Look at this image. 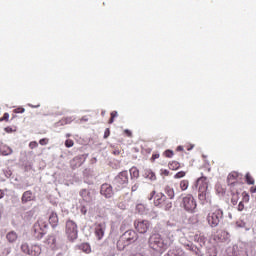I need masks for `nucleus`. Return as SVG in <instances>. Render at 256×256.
I'll list each match as a JSON object with an SVG mask.
<instances>
[{
  "instance_id": "57",
  "label": "nucleus",
  "mask_w": 256,
  "mask_h": 256,
  "mask_svg": "<svg viewBox=\"0 0 256 256\" xmlns=\"http://www.w3.org/2000/svg\"><path fill=\"white\" fill-rule=\"evenodd\" d=\"M169 170L168 169H161L160 174L164 175L165 177H169Z\"/></svg>"
},
{
  "instance_id": "27",
  "label": "nucleus",
  "mask_w": 256,
  "mask_h": 256,
  "mask_svg": "<svg viewBox=\"0 0 256 256\" xmlns=\"http://www.w3.org/2000/svg\"><path fill=\"white\" fill-rule=\"evenodd\" d=\"M80 251H83V253H91V244H89L88 242H83L81 244H78L76 246Z\"/></svg>"
},
{
  "instance_id": "14",
  "label": "nucleus",
  "mask_w": 256,
  "mask_h": 256,
  "mask_svg": "<svg viewBox=\"0 0 256 256\" xmlns=\"http://www.w3.org/2000/svg\"><path fill=\"white\" fill-rule=\"evenodd\" d=\"M48 223L52 229L59 227V215L55 210H52L48 216Z\"/></svg>"
},
{
  "instance_id": "42",
  "label": "nucleus",
  "mask_w": 256,
  "mask_h": 256,
  "mask_svg": "<svg viewBox=\"0 0 256 256\" xmlns=\"http://www.w3.org/2000/svg\"><path fill=\"white\" fill-rule=\"evenodd\" d=\"M249 199H251V196H249L247 191L242 192V201L244 203H249Z\"/></svg>"
},
{
  "instance_id": "9",
  "label": "nucleus",
  "mask_w": 256,
  "mask_h": 256,
  "mask_svg": "<svg viewBox=\"0 0 256 256\" xmlns=\"http://www.w3.org/2000/svg\"><path fill=\"white\" fill-rule=\"evenodd\" d=\"M134 229L140 235H145L151 229V221L145 219H136L133 223Z\"/></svg>"
},
{
  "instance_id": "35",
  "label": "nucleus",
  "mask_w": 256,
  "mask_h": 256,
  "mask_svg": "<svg viewBox=\"0 0 256 256\" xmlns=\"http://www.w3.org/2000/svg\"><path fill=\"white\" fill-rule=\"evenodd\" d=\"M165 193L169 197V199H175V190L170 186L165 187Z\"/></svg>"
},
{
  "instance_id": "44",
  "label": "nucleus",
  "mask_w": 256,
  "mask_h": 256,
  "mask_svg": "<svg viewBox=\"0 0 256 256\" xmlns=\"http://www.w3.org/2000/svg\"><path fill=\"white\" fill-rule=\"evenodd\" d=\"M247 223H245V221L243 220H238L236 222V227H238L239 229H245Z\"/></svg>"
},
{
  "instance_id": "3",
  "label": "nucleus",
  "mask_w": 256,
  "mask_h": 256,
  "mask_svg": "<svg viewBox=\"0 0 256 256\" xmlns=\"http://www.w3.org/2000/svg\"><path fill=\"white\" fill-rule=\"evenodd\" d=\"M148 245L153 251L163 253L169 247V241L159 233H152L148 239Z\"/></svg>"
},
{
  "instance_id": "40",
  "label": "nucleus",
  "mask_w": 256,
  "mask_h": 256,
  "mask_svg": "<svg viewBox=\"0 0 256 256\" xmlns=\"http://www.w3.org/2000/svg\"><path fill=\"white\" fill-rule=\"evenodd\" d=\"M64 145L67 149H71V147L75 145V142L73 141V139L67 138L64 142Z\"/></svg>"
},
{
  "instance_id": "6",
  "label": "nucleus",
  "mask_w": 256,
  "mask_h": 256,
  "mask_svg": "<svg viewBox=\"0 0 256 256\" xmlns=\"http://www.w3.org/2000/svg\"><path fill=\"white\" fill-rule=\"evenodd\" d=\"M65 231L68 241H70V243H75L79 237V229L77 223L72 219L66 220Z\"/></svg>"
},
{
  "instance_id": "41",
  "label": "nucleus",
  "mask_w": 256,
  "mask_h": 256,
  "mask_svg": "<svg viewBox=\"0 0 256 256\" xmlns=\"http://www.w3.org/2000/svg\"><path fill=\"white\" fill-rule=\"evenodd\" d=\"M164 157H167L168 159H171L173 155H175V152L171 149H166L163 153Z\"/></svg>"
},
{
  "instance_id": "59",
  "label": "nucleus",
  "mask_w": 256,
  "mask_h": 256,
  "mask_svg": "<svg viewBox=\"0 0 256 256\" xmlns=\"http://www.w3.org/2000/svg\"><path fill=\"white\" fill-rule=\"evenodd\" d=\"M27 105L28 107H31V109H39V107H41V104L33 105L31 103H28Z\"/></svg>"
},
{
  "instance_id": "36",
  "label": "nucleus",
  "mask_w": 256,
  "mask_h": 256,
  "mask_svg": "<svg viewBox=\"0 0 256 256\" xmlns=\"http://www.w3.org/2000/svg\"><path fill=\"white\" fill-rule=\"evenodd\" d=\"M168 167L172 171H177L178 169H181V164L178 161H172L169 162Z\"/></svg>"
},
{
  "instance_id": "12",
  "label": "nucleus",
  "mask_w": 256,
  "mask_h": 256,
  "mask_svg": "<svg viewBox=\"0 0 256 256\" xmlns=\"http://www.w3.org/2000/svg\"><path fill=\"white\" fill-rule=\"evenodd\" d=\"M35 201H37V196L32 190L24 191L20 198L21 205H29V203H33Z\"/></svg>"
},
{
  "instance_id": "8",
  "label": "nucleus",
  "mask_w": 256,
  "mask_h": 256,
  "mask_svg": "<svg viewBox=\"0 0 256 256\" xmlns=\"http://www.w3.org/2000/svg\"><path fill=\"white\" fill-rule=\"evenodd\" d=\"M207 221L210 227H219V223L223 221V209L216 208L207 216Z\"/></svg>"
},
{
  "instance_id": "7",
  "label": "nucleus",
  "mask_w": 256,
  "mask_h": 256,
  "mask_svg": "<svg viewBox=\"0 0 256 256\" xmlns=\"http://www.w3.org/2000/svg\"><path fill=\"white\" fill-rule=\"evenodd\" d=\"M180 207L186 211V213H195V209H197V200L191 194H187L186 196L180 197Z\"/></svg>"
},
{
  "instance_id": "24",
  "label": "nucleus",
  "mask_w": 256,
  "mask_h": 256,
  "mask_svg": "<svg viewBox=\"0 0 256 256\" xmlns=\"http://www.w3.org/2000/svg\"><path fill=\"white\" fill-rule=\"evenodd\" d=\"M46 243L55 249L57 247V236L55 234H49L46 238Z\"/></svg>"
},
{
  "instance_id": "43",
  "label": "nucleus",
  "mask_w": 256,
  "mask_h": 256,
  "mask_svg": "<svg viewBox=\"0 0 256 256\" xmlns=\"http://www.w3.org/2000/svg\"><path fill=\"white\" fill-rule=\"evenodd\" d=\"M238 201H239V192H237L236 194H233L231 203L232 205H237Z\"/></svg>"
},
{
  "instance_id": "49",
  "label": "nucleus",
  "mask_w": 256,
  "mask_h": 256,
  "mask_svg": "<svg viewBox=\"0 0 256 256\" xmlns=\"http://www.w3.org/2000/svg\"><path fill=\"white\" fill-rule=\"evenodd\" d=\"M159 157H161V155L159 154V152H154V153L152 154V157L150 158V161H151L152 163H154V161H155L156 159H159Z\"/></svg>"
},
{
  "instance_id": "61",
  "label": "nucleus",
  "mask_w": 256,
  "mask_h": 256,
  "mask_svg": "<svg viewBox=\"0 0 256 256\" xmlns=\"http://www.w3.org/2000/svg\"><path fill=\"white\" fill-rule=\"evenodd\" d=\"M134 256H150V255L147 254L146 252H140V253H136Z\"/></svg>"
},
{
  "instance_id": "29",
  "label": "nucleus",
  "mask_w": 256,
  "mask_h": 256,
  "mask_svg": "<svg viewBox=\"0 0 256 256\" xmlns=\"http://www.w3.org/2000/svg\"><path fill=\"white\" fill-rule=\"evenodd\" d=\"M136 211L139 215H147V213H149L147 206L141 203L136 205Z\"/></svg>"
},
{
  "instance_id": "51",
  "label": "nucleus",
  "mask_w": 256,
  "mask_h": 256,
  "mask_svg": "<svg viewBox=\"0 0 256 256\" xmlns=\"http://www.w3.org/2000/svg\"><path fill=\"white\" fill-rule=\"evenodd\" d=\"M48 143H49V139L48 138H41L39 140V145L45 146V145H48Z\"/></svg>"
},
{
  "instance_id": "26",
  "label": "nucleus",
  "mask_w": 256,
  "mask_h": 256,
  "mask_svg": "<svg viewBox=\"0 0 256 256\" xmlns=\"http://www.w3.org/2000/svg\"><path fill=\"white\" fill-rule=\"evenodd\" d=\"M42 253L41 245L34 244L30 247V255L31 256H39Z\"/></svg>"
},
{
  "instance_id": "31",
  "label": "nucleus",
  "mask_w": 256,
  "mask_h": 256,
  "mask_svg": "<svg viewBox=\"0 0 256 256\" xmlns=\"http://www.w3.org/2000/svg\"><path fill=\"white\" fill-rule=\"evenodd\" d=\"M160 209H163V211H171V209H173V202H171V199L166 198V201H164V204H162Z\"/></svg>"
},
{
  "instance_id": "4",
  "label": "nucleus",
  "mask_w": 256,
  "mask_h": 256,
  "mask_svg": "<svg viewBox=\"0 0 256 256\" xmlns=\"http://www.w3.org/2000/svg\"><path fill=\"white\" fill-rule=\"evenodd\" d=\"M49 231V222L44 220L36 221L31 228V235L36 241H41Z\"/></svg>"
},
{
  "instance_id": "47",
  "label": "nucleus",
  "mask_w": 256,
  "mask_h": 256,
  "mask_svg": "<svg viewBox=\"0 0 256 256\" xmlns=\"http://www.w3.org/2000/svg\"><path fill=\"white\" fill-rule=\"evenodd\" d=\"M3 121L8 122L9 121V112H5L2 117H0V123H3Z\"/></svg>"
},
{
  "instance_id": "52",
  "label": "nucleus",
  "mask_w": 256,
  "mask_h": 256,
  "mask_svg": "<svg viewBox=\"0 0 256 256\" xmlns=\"http://www.w3.org/2000/svg\"><path fill=\"white\" fill-rule=\"evenodd\" d=\"M29 147H30L31 149H37V147H39V143H37V141H31V142L29 143Z\"/></svg>"
},
{
  "instance_id": "5",
  "label": "nucleus",
  "mask_w": 256,
  "mask_h": 256,
  "mask_svg": "<svg viewBox=\"0 0 256 256\" xmlns=\"http://www.w3.org/2000/svg\"><path fill=\"white\" fill-rule=\"evenodd\" d=\"M112 185L115 187V191H121L125 189L127 185H129V172L127 170H123L119 172L113 179Z\"/></svg>"
},
{
  "instance_id": "28",
  "label": "nucleus",
  "mask_w": 256,
  "mask_h": 256,
  "mask_svg": "<svg viewBox=\"0 0 256 256\" xmlns=\"http://www.w3.org/2000/svg\"><path fill=\"white\" fill-rule=\"evenodd\" d=\"M194 241H196V243H199L200 247H205V244L207 243V237L196 234L194 236Z\"/></svg>"
},
{
  "instance_id": "17",
  "label": "nucleus",
  "mask_w": 256,
  "mask_h": 256,
  "mask_svg": "<svg viewBox=\"0 0 256 256\" xmlns=\"http://www.w3.org/2000/svg\"><path fill=\"white\" fill-rule=\"evenodd\" d=\"M166 199H167V196L163 192L157 193L154 200V206L158 207V209H161Z\"/></svg>"
},
{
  "instance_id": "16",
  "label": "nucleus",
  "mask_w": 256,
  "mask_h": 256,
  "mask_svg": "<svg viewBox=\"0 0 256 256\" xmlns=\"http://www.w3.org/2000/svg\"><path fill=\"white\" fill-rule=\"evenodd\" d=\"M230 256H249V253L247 252V249L235 244L232 247V252Z\"/></svg>"
},
{
  "instance_id": "54",
  "label": "nucleus",
  "mask_w": 256,
  "mask_h": 256,
  "mask_svg": "<svg viewBox=\"0 0 256 256\" xmlns=\"http://www.w3.org/2000/svg\"><path fill=\"white\" fill-rule=\"evenodd\" d=\"M25 112V108L23 106H19L14 110V113H20L23 114Z\"/></svg>"
},
{
  "instance_id": "50",
  "label": "nucleus",
  "mask_w": 256,
  "mask_h": 256,
  "mask_svg": "<svg viewBox=\"0 0 256 256\" xmlns=\"http://www.w3.org/2000/svg\"><path fill=\"white\" fill-rule=\"evenodd\" d=\"M157 196V191L153 190L150 195L148 196V201H155V197Z\"/></svg>"
},
{
  "instance_id": "11",
  "label": "nucleus",
  "mask_w": 256,
  "mask_h": 256,
  "mask_svg": "<svg viewBox=\"0 0 256 256\" xmlns=\"http://www.w3.org/2000/svg\"><path fill=\"white\" fill-rule=\"evenodd\" d=\"M87 157H89V153H84L75 156L73 159L70 160V167L75 171V169H79L82 165L87 161Z\"/></svg>"
},
{
  "instance_id": "32",
  "label": "nucleus",
  "mask_w": 256,
  "mask_h": 256,
  "mask_svg": "<svg viewBox=\"0 0 256 256\" xmlns=\"http://www.w3.org/2000/svg\"><path fill=\"white\" fill-rule=\"evenodd\" d=\"M190 251H192V253H194V255L196 256H205V253H203V251H201V248L197 245L190 246Z\"/></svg>"
},
{
  "instance_id": "13",
  "label": "nucleus",
  "mask_w": 256,
  "mask_h": 256,
  "mask_svg": "<svg viewBox=\"0 0 256 256\" xmlns=\"http://www.w3.org/2000/svg\"><path fill=\"white\" fill-rule=\"evenodd\" d=\"M105 229H107V224L105 222L95 223V237L98 241H101L105 237Z\"/></svg>"
},
{
  "instance_id": "34",
  "label": "nucleus",
  "mask_w": 256,
  "mask_h": 256,
  "mask_svg": "<svg viewBox=\"0 0 256 256\" xmlns=\"http://www.w3.org/2000/svg\"><path fill=\"white\" fill-rule=\"evenodd\" d=\"M245 183L247 185H255V179L251 176V173L247 172L244 176Z\"/></svg>"
},
{
  "instance_id": "64",
  "label": "nucleus",
  "mask_w": 256,
  "mask_h": 256,
  "mask_svg": "<svg viewBox=\"0 0 256 256\" xmlns=\"http://www.w3.org/2000/svg\"><path fill=\"white\" fill-rule=\"evenodd\" d=\"M250 193H256V186H252L250 188Z\"/></svg>"
},
{
  "instance_id": "39",
  "label": "nucleus",
  "mask_w": 256,
  "mask_h": 256,
  "mask_svg": "<svg viewBox=\"0 0 256 256\" xmlns=\"http://www.w3.org/2000/svg\"><path fill=\"white\" fill-rule=\"evenodd\" d=\"M5 133L11 134V133H17V126H6L4 128Z\"/></svg>"
},
{
  "instance_id": "48",
  "label": "nucleus",
  "mask_w": 256,
  "mask_h": 256,
  "mask_svg": "<svg viewBox=\"0 0 256 256\" xmlns=\"http://www.w3.org/2000/svg\"><path fill=\"white\" fill-rule=\"evenodd\" d=\"M109 137H111V129L106 128L104 131L103 139H109Z\"/></svg>"
},
{
  "instance_id": "18",
  "label": "nucleus",
  "mask_w": 256,
  "mask_h": 256,
  "mask_svg": "<svg viewBox=\"0 0 256 256\" xmlns=\"http://www.w3.org/2000/svg\"><path fill=\"white\" fill-rule=\"evenodd\" d=\"M239 177V172H231L228 174L227 177V183L229 187H235L239 181H237V178Z\"/></svg>"
},
{
  "instance_id": "56",
  "label": "nucleus",
  "mask_w": 256,
  "mask_h": 256,
  "mask_svg": "<svg viewBox=\"0 0 256 256\" xmlns=\"http://www.w3.org/2000/svg\"><path fill=\"white\" fill-rule=\"evenodd\" d=\"M222 237H224L225 241H229L230 234L227 231L222 232Z\"/></svg>"
},
{
  "instance_id": "25",
  "label": "nucleus",
  "mask_w": 256,
  "mask_h": 256,
  "mask_svg": "<svg viewBox=\"0 0 256 256\" xmlns=\"http://www.w3.org/2000/svg\"><path fill=\"white\" fill-rule=\"evenodd\" d=\"M206 255L207 256H217L219 253V250H217V246L215 245H209L206 246Z\"/></svg>"
},
{
  "instance_id": "46",
  "label": "nucleus",
  "mask_w": 256,
  "mask_h": 256,
  "mask_svg": "<svg viewBox=\"0 0 256 256\" xmlns=\"http://www.w3.org/2000/svg\"><path fill=\"white\" fill-rule=\"evenodd\" d=\"M139 181H135V182H132V187H131V191L132 193H135V191H137V189H139Z\"/></svg>"
},
{
  "instance_id": "38",
  "label": "nucleus",
  "mask_w": 256,
  "mask_h": 256,
  "mask_svg": "<svg viewBox=\"0 0 256 256\" xmlns=\"http://www.w3.org/2000/svg\"><path fill=\"white\" fill-rule=\"evenodd\" d=\"M180 189L181 191H187L189 189V180H182L180 182Z\"/></svg>"
},
{
  "instance_id": "62",
  "label": "nucleus",
  "mask_w": 256,
  "mask_h": 256,
  "mask_svg": "<svg viewBox=\"0 0 256 256\" xmlns=\"http://www.w3.org/2000/svg\"><path fill=\"white\" fill-rule=\"evenodd\" d=\"M91 165H95V163H97V157H92L90 160Z\"/></svg>"
},
{
  "instance_id": "60",
  "label": "nucleus",
  "mask_w": 256,
  "mask_h": 256,
  "mask_svg": "<svg viewBox=\"0 0 256 256\" xmlns=\"http://www.w3.org/2000/svg\"><path fill=\"white\" fill-rule=\"evenodd\" d=\"M110 115H111V117L112 118H116V117H119V112H117L116 110H114V111H112L111 113H110Z\"/></svg>"
},
{
  "instance_id": "33",
  "label": "nucleus",
  "mask_w": 256,
  "mask_h": 256,
  "mask_svg": "<svg viewBox=\"0 0 256 256\" xmlns=\"http://www.w3.org/2000/svg\"><path fill=\"white\" fill-rule=\"evenodd\" d=\"M20 249L25 255H31V247L27 242H23L20 246Z\"/></svg>"
},
{
  "instance_id": "55",
  "label": "nucleus",
  "mask_w": 256,
  "mask_h": 256,
  "mask_svg": "<svg viewBox=\"0 0 256 256\" xmlns=\"http://www.w3.org/2000/svg\"><path fill=\"white\" fill-rule=\"evenodd\" d=\"M5 177H7V179H9L11 177V175H13V172H11V170L6 169L3 170Z\"/></svg>"
},
{
  "instance_id": "2",
  "label": "nucleus",
  "mask_w": 256,
  "mask_h": 256,
  "mask_svg": "<svg viewBox=\"0 0 256 256\" xmlns=\"http://www.w3.org/2000/svg\"><path fill=\"white\" fill-rule=\"evenodd\" d=\"M139 241V234L134 229H128L122 233L119 237L116 247L118 251L127 249L130 245H133Z\"/></svg>"
},
{
  "instance_id": "15",
  "label": "nucleus",
  "mask_w": 256,
  "mask_h": 256,
  "mask_svg": "<svg viewBox=\"0 0 256 256\" xmlns=\"http://www.w3.org/2000/svg\"><path fill=\"white\" fill-rule=\"evenodd\" d=\"M79 196L81 197L80 201L91 203L93 201V197L91 196V189L82 188L79 191Z\"/></svg>"
},
{
  "instance_id": "19",
  "label": "nucleus",
  "mask_w": 256,
  "mask_h": 256,
  "mask_svg": "<svg viewBox=\"0 0 256 256\" xmlns=\"http://www.w3.org/2000/svg\"><path fill=\"white\" fill-rule=\"evenodd\" d=\"M142 177L148 179V181H157V175L151 170V168H145L142 171Z\"/></svg>"
},
{
  "instance_id": "53",
  "label": "nucleus",
  "mask_w": 256,
  "mask_h": 256,
  "mask_svg": "<svg viewBox=\"0 0 256 256\" xmlns=\"http://www.w3.org/2000/svg\"><path fill=\"white\" fill-rule=\"evenodd\" d=\"M243 209H245V202L242 200L239 202L237 210L238 211H243Z\"/></svg>"
},
{
  "instance_id": "20",
  "label": "nucleus",
  "mask_w": 256,
  "mask_h": 256,
  "mask_svg": "<svg viewBox=\"0 0 256 256\" xmlns=\"http://www.w3.org/2000/svg\"><path fill=\"white\" fill-rule=\"evenodd\" d=\"M0 155L2 157H9V155H13V148L11 146L1 143L0 144Z\"/></svg>"
},
{
  "instance_id": "23",
  "label": "nucleus",
  "mask_w": 256,
  "mask_h": 256,
  "mask_svg": "<svg viewBox=\"0 0 256 256\" xmlns=\"http://www.w3.org/2000/svg\"><path fill=\"white\" fill-rule=\"evenodd\" d=\"M129 174H130V181L135 183V181L139 179V169L137 168V166H132L129 169Z\"/></svg>"
},
{
  "instance_id": "63",
  "label": "nucleus",
  "mask_w": 256,
  "mask_h": 256,
  "mask_svg": "<svg viewBox=\"0 0 256 256\" xmlns=\"http://www.w3.org/2000/svg\"><path fill=\"white\" fill-rule=\"evenodd\" d=\"M5 197V190L0 189V199H3Z\"/></svg>"
},
{
  "instance_id": "10",
  "label": "nucleus",
  "mask_w": 256,
  "mask_h": 256,
  "mask_svg": "<svg viewBox=\"0 0 256 256\" xmlns=\"http://www.w3.org/2000/svg\"><path fill=\"white\" fill-rule=\"evenodd\" d=\"M116 191L117 190H115V187L113 188V185L107 182L101 184L99 188V193L104 199H113Z\"/></svg>"
},
{
  "instance_id": "1",
  "label": "nucleus",
  "mask_w": 256,
  "mask_h": 256,
  "mask_svg": "<svg viewBox=\"0 0 256 256\" xmlns=\"http://www.w3.org/2000/svg\"><path fill=\"white\" fill-rule=\"evenodd\" d=\"M193 191H198V199L201 201L202 205L209 203V183L207 182V176H202L197 178L192 185Z\"/></svg>"
},
{
  "instance_id": "37",
  "label": "nucleus",
  "mask_w": 256,
  "mask_h": 256,
  "mask_svg": "<svg viewBox=\"0 0 256 256\" xmlns=\"http://www.w3.org/2000/svg\"><path fill=\"white\" fill-rule=\"evenodd\" d=\"M13 251V248L11 246H5L0 254V256H9L11 255V252Z\"/></svg>"
},
{
  "instance_id": "21",
  "label": "nucleus",
  "mask_w": 256,
  "mask_h": 256,
  "mask_svg": "<svg viewBox=\"0 0 256 256\" xmlns=\"http://www.w3.org/2000/svg\"><path fill=\"white\" fill-rule=\"evenodd\" d=\"M89 207H91V202H85V201L79 200L78 209L81 215H87V212L89 211Z\"/></svg>"
},
{
  "instance_id": "22",
  "label": "nucleus",
  "mask_w": 256,
  "mask_h": 256,
  "mask_svg": "<svg viewBox=\"0 0 256 256\" xmlns=\"http://www.w3.org/2000/svg\"><path fill=\"white\" fill-rule=\"evenodd\" d=\"M17 239H19V234H17L15 230H11L8 233H6V241H8V243H16Z\"/></svg>"
},
{
  "instance_id": "58",
  "label": "nucleus",
  "mask_w": 256,
  "mask_h": 256,
  "mask_svg": "<svg viewBox=\"0 0 256 256\" xmlns=\"http://www.w3.org/2000/svg\"><path fill=\"white\" fill-rule=\"evenodd\" d=\"M124 134L126 137H133V132L130 129H125Z\"/></svg>"
},
{
  "instance_id": "30",
  "label": "nucleus",
  "mask_w": 256,
  "mask_h": 256,
  "mask_svg": "<svg viewBox=\"0 0 256 256\" xmlns=\"http://www.w3.org/2000/svg\"><path fill=\"white\" fill-rule=\"evenodd\" d=\"M69 123H73V118L65 117L56 123V127H63V125H69Z\"/></svg>"
},
{
  "instance_id": "45",
  "label": "nucleus",
  "mask_w": 256,
  "mask_h": 256,
  "mask_svg": "<svg viewBox=\"0 0 256 256\" xmlns=\"http://www.w3.org/2000/svg\"><path fill=\"white\" fill-rule=\"evenodd\" d=\"M186 172L185 171H179L174 175V179H183L185 177Z\"/></svg>"
}]
</instances>
